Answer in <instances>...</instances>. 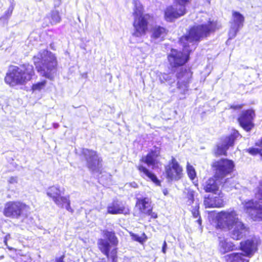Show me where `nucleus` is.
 I'll list each match as a JSON object with an SVG mask.
<instances>
[{
    "label": "nucleus",
    "mask_w": 262,
    "mask_h": 262,
    "mask_svg": "<svg viewBox=\"0 0 262 262\" xmlns=\"http://www.w3.org/2000/svg\"><path fill=\"white\" fill-rule=\"evenodd\" d=\"M186 171L189 178L191 180H193L196 176V173L194 168L188 162L186 165Z\"/></svg>",
    "instance_id": "obj_34"
},
{
    "label": "nucleus",
    "mask_w": 262,
    "mask_h": 262,
    "mask_svg": "<svg viewBox=\"0 0 262 262\" xmlns=\"http://www.w3.org/2000/svg\"><path fill=\"white\" fill-rule=\"evenodd\" d=\"M194 191L193 190H188L186 195L187 203L189 205H191L194 201Z\"/></svg>",
    "instance_id": "obj_36"
},
{
    "label": "nucleus",
    "mask_w": 262,
    "mask_h": 262,
    "mask_svg": "<svg viewBox=\"0 0 262 262\" xmlns=\"http://www.w3.org/2000/svg\"><path fill=\"white\" fill-rule=\"evenodd\" d=\"M233 229L231 233V237L234 240H239L246 236L248 229L243 223L236 221L233 223Z\"/></svg>",
    "instance_id": "obj_20"
},
{
    "label": "nucleus",
    "mask_w": 262,
    "mask_h": 262,
    "mask_svg": "<svg viewBox=\"0 0 262 262\" xmlns=\"http://www.w3.org/2000/svg\"><path fill=\"white\" fill-rule=\"evenodd\" d=\"M102 235L105 238H99L97 240V245L99 251L111 262H118V248L119 239L116 232L107 229L102 231Z\"/></svg>",
    "instance_id": "obj_4"
},
{
    "label": "nucleus",
    "mask_w": 262,
    "mask_h": 262,
    "mask_svg": "<svg viewBox=\"0 0 262 262\" xmlns=\"http://www.w3.org/2000/svg\"><path fill=\"white\" fill-rule=\"evenodd\" d=\"M81 155L86 163L87 167L93 171L98 172L102 166V159L99 157L97 152L88 148H83Z\"/></svg>",
    "instance_id": "obj_12"
},
{
    "label": "nucleus",
    "mask_w": 262,
    "mask_h": 262,
    "mask_svg": "<svg viewBox=\"0 0 262 262\" xmlns=\"http://www.w3.org/2000/svg\"><path fill=\"white\" fill-rule=\"evenodd\" d=\"M134 20L133 23L134 32L133 35L136 37H141L146 34L149 31V19L150 15L148 14H144L143 12L136 8L133 12Z\"/></svg>",
    "instance_id": "obj_7"
},
{
    "label": "nucleus",
    "mask_w": 262,
    "mask_h": 262,
    "mask_svg": "<svg viewBox=\"0 0 262 262\" xmlns=\"http://www.w3.org/2000/svg\"><path fill=\"white\" fill-rule=\"evenodd\" d=\"M32 60L37 72L41 76L53 79L58 68V61L55 54L45 49L34 55Z\"/></svg>",
    "instance_id": "obj_2"
},
{
    "label": "nucleus",
    "mask_w": 262,
    "mask_h": 262,
    "mask_svg": "<svg viewBox=\"0 0 262 262\" xmlns=\"http://www.w3.org/2000/svg\"><path fill=\"white\" fill-rule=\"evenodd\" d=\"M135 208L143 216H149L150 219H156L158 217L157 213L153 211L154 205L152 201L148 197L137 198Z\"/></svg>",
    "instance_id": "obj_11"
},
{
    "label": "nucleus",
    "mask_w": 262,
    "mask_h": 262,
    "mask_svg": "<svg viewBox=\"0 0 262 262\" xmlns=\"http://www.w3.org/2000/svg\"><path fill=\"white\" fill-rule=\"evenodd\" d=\"M64 191V188H61L57 185H52L48 188L46 193L53 201L57 199L60 194H63Z\"/></svg>",
    "instance_id": "obj_27"
},
{
    "label": "nucleus",
    "mask_w": 262,
    "mask_h": 262,
    "mask_svg": "<svg viewBox=\"0 0 262 262\" xmlns=\"http://www.w3.org/2000/svg\"><path fill=\"white\" fill-rule=\"evenodd\" d=\"M65 258V255L62 254L59 257H56L55 259V262H65L64 259Z\"/></svg>",
    "instance_id": "obj_40"
},
{
    "label": "nucleus",
    "mask_w": 262,
    "mask_h": 262,
    "mask_svg": "<svg viewBox=\"0 0 262 262\" xmlns=\"http://www.w3.org/2000/svg\"><path fill=\"white\" fill-rule=\"evenodd\" d=\"M30 206L19 201H11L4 204L3 215L11 219H18L21 217H27Z\"/></svg>",
    "instance_id": "obj_5"
},
{
    "label": "nucleus",
    "mask_w": 262,
    "mask_h": 262,
    "mask_svg": "<svg viewBox=\"0 0 262 262\" xmlns=\"http://www.w3.org/2000/svg\"><path fill=\"white\" fill-rule=\"evenodd\" d=\"M167 244L165 241L164 242L162 245V251L164 253H166Z\"/></svg>",
    "instance_id": "obj_41"
},
{
    "label": "nucleus",
    "mask_w": 262,
    "mask_h": 262,
    "mask_svg": "<svg viewBox=\"0 0 262 262\" xmlns=\"http://www.w3.org/2000/svg\"><path fill=\"white\" fill-rule=\"evenodd\" d=\"M151 37L154 39L165 37L168 34V30L166 27L160 25H155L151 29Z\"/></svg>",
    "instance_id": "obj_24"
},
{
    "label": "nucleus",
    "mask_w": 262,
    "mask_h": 262,
    "mask_svg": "<svg viewBox=\"0 0 262 262\" xmlns=\"http://www.w3.org/2000/svg\"><path fill=\"white\" fill-rule=\"evenodd\" d=\"M221 216L227 219V220H231L234 219L235 216L236 215V212L234 211H232L230 212H226V211H221L220 212Z\"/></svg>",
    "instance_id": "obj_35"
},
{
    "label": "nucleus",
    "mask_w": 262,
    "mask_h": 262,
    "mask_svg": "<svg viewBox=\"0 0 262 262\" xmlns=\"http://www.w3.org/2000/svg\"><path fill=\"white\" fill-rule=\"evenodd\" d=\"M255 195L260 197L259 200H262V181L259 182L256 188ZM243 209L254 221H262V204L253 200H249L243 203Z\"/></svg>",
    "instance_id": "obj_6"
},
{
    "label": "nucleus",
    "mask_w": 262,
    "mask_h": 262,
    "mask_svg": "<svg viewBox=\"0 0 262 262\" xmlns=\"http://www.w3.org/2000/svg\"><path fill=\"white\" fill-rule=\"evenodd\" d=\"M217 194L216 196L209 194L204 198V205L206 208H222L224 206L225 202L222 191L217 192Z\"/></svg>",
    "instance_id": "obj_17"
},
{
    "label": "nucleus",
    "mask_w": 262,
    "mask_h": 262,
    "mask_svg": "<svg viewBox=\"0 0 262 262\" xmlns=\"http://www.w3.org/2000/svg\"><path fill=\"white\" fill-rule=\"evenodd\" d=\"M186 12V8L169 5L164 10V18L166 21L171 23L184 16Z\"/></svg>",
    "instance_id": "obj_14"
},
{
    "label": "nucleus",
    "mask_w": 262,
    "mask_h": 262,
    "mask_svg": "<svg viewBox=\"0 0 262 262\" xmlns=\"http://www.w3.org/2000/svg\"><path fill=\"white\" fill-rule=\"evenodd\" d=\"M232 22L234 26L237 29L243 27L245 21V17L238 11H233L232 13Z\"/></svg>",
    "instance_id": "obj_28"
},
{
    "label": "nucleus",
    "mask_w": 262,
    "mask_h": 262,
    "mask_svg": "<svg viewBox=\"0 0 262 262\" xmlns=\"http://www.w3.org/2000/svg\"><path fill=\"white\" fill-rule=\"evenodd\" d=\"M47 84V81L45 80L37 82L32 85L31 90L32 92H40L43 89Z\"/></svg>",
    "instance_id": "obj_33"
},
{
    "label": "nucleus",
    "mask_w": 262,
    "mask_h": 262,
    "mask_svg": "<svg viewBox=\"0 0 262 262\" xmlns=\"http://www.w3.org/2000/svg\"><path fill=\"white\" fill-rule=\"evenodd\" d=\"M245 253L237 252L226 255L224 259L226 262H249V259L245 258Z\"/></svg>",
    "instance_id": "obj_25"
},
{
    "label": "nucleus",
    "mask_w": 262,
    "mask_h": 262,
    "mask_svg": "<svg viewBox=\"0 0 262 262\" xmlns=\"http://www.w3.org/2000/svg\"><path fill=\"white\" fill-rule=\"evenodd\" d=\"M130 236H131L132 240L135 242H137L141 245H143L147 239V236L144 232L142 233L141 236H139L138 235L135 233L130 232Z\"/></svg>",
    "instance_id": "obj_31"
},
{
    "label": "nucleus",
    "mask_w": 262,
    "mask_h": 262,
    "mask_svg": "<svg viewBox=\"0 0 262 262\" xmlns=\"http://www.w3.org/2000/svg\"><path fill=\"white\" fill-rule=\"evenodd\" d=\"M259 141L255 143V145L258 147H251L246 149V152L252 156L259 155L262 159V145H257Z\"/></svg>",
    "instance_id": "obj_29"
},
{
    "label": "nucleus",
    "mask_w": 262,
    "mask_h": 262,
    "mask_svg": "<svg viewBox=\"0 0 262 262\" xmlns=\"http://www.w3.org/2000/svg\"><path fill=\"white\" fill-rule=\"evenodd\" d=\"M96 262H105V261H96Z\"/></svg>",
    "instance_id": "obj_44"
},
{
    "label": "nucleus",
    "mask_w": 262,
    "mask_h": 262,
    "mask_svg": "<svg viewBox=\"0 0 262 262\" xmlns=\"http://www.w3.org/2000/svg\"><path fill=\"white\" fill-rule=\"evenodd\" d=\"M192 72L190 69H181L176 74L178 80L177 86L178 89L187 88L192 77Z\"/></svg>",
    "instance_id": "obj_16"
},
{
    "label": "nucleus",
    "mask_w": 262,
    "mask_h": 262,
    "mask_svg": "<svg viewBox=\"0 0 262 262\" xmlns=\"http://www.w3.org/2000/svg\"><path fill=\"white\" fill-rule=\"evenodd\" d=\"M259 244V241L256 238L247 239L240 243L239 249L246 256L251 257L257 251Z\"/></svg>",
    "instance_id": "obj_15"
},
{
    "label": "nucleus",
    "mask_w": 262,
    "mask_h": 262,
    "mask_svg": "<svg viewBox=\"0 0 262 262\" xmlns=\"http://www.w3.org/2000/svg\"><path fill=\"white\" fill-rule=\"evenodd\" d=\"M165 177L169 181H177L183 176V168L177 160L172 157L164 167Z\"/></svg>",
    "instance_id": "obj_10"
},
{
    "label": "nucleus",
    "mask_w": 262,
    "mask_h": 262,
    "mask_svg": "<svg viewBox=\"0 0 262 262\" xmlns=\"http://www.w3.org/2000/svg\"><path fill=\"white\" fill-rule=\"evenodd\" d=\"M58 206L63 208L65 207L66 209L71 213L74 212L73 209L71 207V201L69 195L63 196L60 194L57 199L53 201Z\"/></svg>",
    "instance_id": "obj_23"
},
{
    "label": "nucleus",
    "mask_w": 262,
    "mask_h": 262,
    "mask_svg": "<svg viewBox=\"0 0 262 262\" xmlns=\"http://www.w3.org/2000/svg\"><path fill=\"white\" fill-rule=\"evenodd\" d=\"M216 21L209 19L207 23L193 25L187 30L186 34L178 39L179 43L183 50L171 48L167 55V59L169 65L170 73L173 74L176 70L185 66L190 59L192 50L190 49V43L198 42L203 38H207L211 33L219 29Z\"/></svg>",
    "instance_id": "obj_1"
},
{
    "label": "nucleus",
    "mask_w": 262,
    "mask_h": 262,
    "mask_svg": "<svg viewBox=\"0 0 262 262\" xmlns=\"http://www.w3.org/2000/svg\"><path fill=\"white\" fill-rule=\"evenodd\" d=\"M160 156V148L157 147L154 150H150L146 156L142 157L140 161L148 166H155L158 163L157 159Z\"/></svg>",
    "instance_id": "obj_22"
},
{
    "label": "nucleus",
    "mask_w": 262,
    "mask_h": 262,
    "mask_svg": "<svg viewBox=\"0 0 262 262\" xmlns=\"http://www.w3.org/2000/svg\"><path fill=\"white\" fill-rule=\"evenodd\" d=\"M200 206L199 204H196L191 209V212L192 216L194 218H198L196 222L198 223L200 227H202V219L200 216L199 211Z\"/></svg>",
    "instance_id": "obj_32"
},
{
    "label": "nucleus",
    "mask_w": 262,
    "mask_h": 262,
    "mask_svg": "<svg viewBox=\"0 0 262 262\" xmlns=\"http://www.w3.org/2000/svg\"><path fill=\"white\" fill-rule=\"evenodd\" d=\"M257 145H262V137L259 140V143L257 144Z\"/></svg>",
    "instance_id": "obj_42"
},
{
    "label": "nucleus",
    "mask_w": 262,
    "mask_h": 262,
    "mask_svg": "<svg viewBox=\"0 0 262 262\" xmlns=\"http://www.w3.org/2000/svg\"><path fill=\"white\" fill-rule=\"evenodd\" d=\"M179 7L186 8V6L189 4L191 0H174Z\"/></svg>",
    "instance_id": "obj_37"
},
{
    "label": "nucleus",
    "mask_w": 262,
    "mask_h": 262,
    "mask_svg": "<svg viewBox=\"0 0 262 262\" xmlns=\"http://www.w3.org/2000/svg\"><path fill=\"white\" fill-rule=\"evenodd\" d=\"M244 106V104L241 103L239 104H231L229 106L230 109H232L233 110H241L243 106Z\"/></svg>",
    "instance_id": "obj_38"
},
{
    "label": "nucleus",
    "mask_w": 262,
    "mask_h": 262,
    "mask_svg": "<svg viewBox=\"0 0 262 262\" xmlns=\"http://www.w3.org/2000/svg\"><path fill=\"white\" fill-rule=\"evenodd\" d=\"M137 169L143 178L148 179L157 186L161 185V181L158 179L156 175L146 167L142 165H139L137 166Z\"/></svg>",
    "instance_id": "obj_21"
},
{
    "label": "nucleus",
    "mask_w": 262,
    "mask_h": 262,
    "mask_svg": "<svg viewBox=\"0 0 262 262\" xmlns=\"http://www.w3.org/2000/svg\"><path fill=\"white\" fill-rule=\"evenodd\" d=\"M235 249V246L233 243L228 242L226 239H222L219 241V250L221 254H224Z\"/></svg>",
    "instance_id": "obj_26"
},
{
    "label": "nucleus",
    "mask_w": 262,
    "mask_h": 262,
    "mask_svg": "<svg viewBox=\"0 0 262 262\" xmlns=\"http://www.w3.org/2000/svg\"><path fill=\"white\" fill-rule=\"evenodd\" d=\"M234 164L232 160L222 158L215 161L211 164L215 177L223 180L226 176L230 174L234 170Z\"/></svg>",
    "instance_id": "obj_9"
},
{
    "label": "nucleus",
    "mask_w": 262,
    "mask_h": 262,
    "mask_svg": "<svg viewBox=\"0 0 262 262\" xmlns=\"http://www.w3.org/2000/svg\"><path fill=\"white\" fill-rule=\"evenodd\" d=\"M49 20L50 23L52 25H55L59 23L61 18L59 15V12L57 10H52L50 13V15L47 16Z\"/></svg>",
    "instance_id": "obj_30"
},
{
    "label": "nucleus",
    "mask_w": 262,
    "mask_h": 262,
    "mask_svg": "<svg viewBox=\"0 0 262 262\" xmlns=\"http://www.w3.org/2000/svg\"><path fill=\"white\" fill-rule=\"evenodd\" d=\"M107 213L110 214H129V209L122 204V202L118 199H114L107 206Z\"/></svg>",
    "instance_id": "obj_18"
},
{
    "label": "nucleus",
    "mask_w": 262,
    "mask_h": 262,
    "mask_svg": "<svg viewBox=\"0 0 262 262\" xmlns=\"http://www.w3.org/2000/svg\"><path fill=\"white\" fill-rule=\"evenodd\" d=\"M221 179L215 177V175L209 178L203 185L205 192L217 194L220 190V185L222 183Z\"/></svg>",
    "instance_id": "obj_19"
},
{
    "label": "nucleus",
    "mask_w": 262,
    "mask_h": 262,
    "mask_svg": "<svg viewBox=\"0 0 262 262\" xmlns=\"http://www.w3.org/2000/svg\"><path fill=\"white\" fill-rule=\"evenodd\" d=\"M217 227H219V228H221V227L220 226V225H217Z\"/></svg>",
    "instance_id": "obj_43"
},
{
    "label": "nucleus",
    "mask_w": 262,
    "mask_h": 262,
    "mask_svg": "<svg viewBox=\"0 0 262 262\" xmlns=\"http://www.w3.org/2000/svg\"><path fill=\"white\" fill-rule=\"evenodd\" d=\"M241 137L242 136L238 130H233L229 135L222 138L220 140L221 143L216 145L213 151L214 156L215 157L227 156V151L229 148L233 147L235 141Z\"/></svg>",
    "instance_id": "obj_8"
},
{
    "label": "nucleus",
    "mask_w": 262,
    "mask_h": 262,
    "mask_svg": "<svg viewBox=\"0 0 262 262\" xmlns=\"http://www.w3.org/2000/svg\"><path fill=\"white\" fill-rule=\"evenodd\" d=\"M9 184H15L17 183V178L16 177H11L8 180Z\"/></svg>",
    "instance_id": "obj_39"
},
{
    "label": "nucleus",
    "mask_w": 262,
    "mask_h": 262,
    "mask_svg": "<svg viewBox=\"0 0 262 262\" xmlns=\"http://www.w3.org/2000/svg\"><path fill=\"white\" fill-rule=\"evenodd\" d=\"M35 75L32 65L29 63L19 66L10 65L4 78L5 82L10 86L23 85L31 81Z\"/></svg>",
    "instance_id": "obj_3"
},
{
    "label": "nucleus",
    "mask_w": 262,
    "mask_h": 262,
    "mask_svg": "<svg viewBox=\"0 0 262 262\" xmlns=\"http://www.w3.org/2000/svg\"><path fill=\"white\" fill-rule=\"evenodd\" d=\"M256 117L255 110L250 108L242 111L237 118V121L245 131L250 132L255 126L254 119Z\"/></svg>",
    "instance_id": "obj_13"
}]
</instances>
